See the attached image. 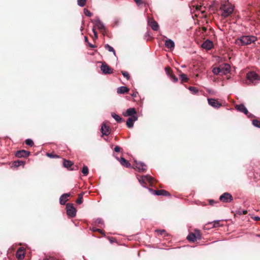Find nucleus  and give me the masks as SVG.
Wrapping results in <instances>:
<instances>
[{
	"label": "nucleus",
	"instance_id": "obj_1",
	"mask_svg": "<svg viewBox=\"0 0 260 260\" xmlns=\"http://www.w3.org/2000/svg\"><path fill=\"white\" fill-rule=\"evenodd\" d=\"M257 40L256 37L253 36H243L235 41L236 44L239 46L247 45L255 42Z\"/></svg>",
	"mask_w": 260,
	"mask_h": 260
},
{
	"label": "nucleus",
	"instance_id": "obj_2",
	"mask_svg": "<svg viewBox=\"0 0 260 260\" xmlns=\"http://www.w3.org/2000/svg\"><path fill=\"white\" fill-rule=\"evenodd\" d=\"M220 9L223 11L221 16L226 18L233 13L234 7L229 3L224 4L221 5Z\"/></svg>",
	"mask_w": 260,
	"mask_h": 260
},
{
	"label": "nucleus",
	"instance_id": "obj_3",
	"mask_svg": "<svg viewBox=\"0 0 260 260\" xmlns=\"http://www.w3.org/2000/svg\"><path fill=\"white\" fill-rule=\"evenodd\" d=\"M67 213L71 217H74L76 216V210L72 204H67L66 205Z\"/></svg>",
	"mask_w": 260,
	"mask_h": 260
},
{
	"label": "nucleus",
	"instance_id": "obj_4",
	"mask_svg": "<svg viewBox=\"0 0 260 260\" xmlns=\"http://www.w3.org/2000/svg\"><path fill=\"white\" fill-rule=\"evenodd\" d=\"M139 181L141 184H146L148 182L151 185L153 183V178L148 175L141 176L139 178Z\"/></svg>",
	"mask_w": 260,
	"mask_h": 260
},
{
	"label": "nucleus",
	"instance_id": "obj_5",
	"mask_svg": "<svg viewBox=\"0 0 260 260\" xmlns=\"http://www.w3.org/2000/svg\"><path fill=\"white\" fill-rule=\"evenodd\" d=\"M133 168L135 170H138L140 172H144L146 171V166L143 163L138 162L137 161H135Z\"/></svg>",
	"mask_w": 260,
	"mask_h": 260
},
{
	"label": "nucleus",
	"instance_id": "obj_6",
	"mask_svg": "<svg viewBox=\"0 0 260 260\" xmlns=\"http://www.w3.org/2000/svg\"><path fill=\"white\" fill-rule=\"evenodd\" d=\"M246 77L247 80H248L251 83H254V82L256 80H258L259 79L258 75L254 72H249L247 74Z\"/></svg>",
	"mask_w": 260,
	"mask_h": 260
},
{
	"label": "nucleus",
	"instance_id": "obj_7",
	"mask_svg": "<svg viewBox=\"0 0 260 260\" xmlns=\"http://www.w3.org/2000/svg\"><path fill=\"white\" fill-rule=\"evenodd\" d=\"M63 166L70 170H77L78 167L74 165V163L68 160L63 159Z\"/></svg>",
	"mask_w": 260,
	"mask_h": 260
},
{
	"label": "nucleus",
	"instance_id": "obj_8",
	"mask_svg": "<svg viewBox=\"0 0 260 260\" xmlns=\"http://www.w3.org/2000/svg\"><path fill=\"white\" fill-rule=\"evenodd\" d=\"M148 189L150 190V193L153 194L154 195H170V193L164 189H156L154 190L151 188H148Z\"/></svg>",
	"mask_w": 260,
	"mask_h": 260
},
{
	"label": "nucleus",
	"instance_id": "obj_9",
	"mask_svg": "<svg viewBox=\"0 0 260 260\" xmlns=\"http://www.w3.org/2000/svg\"><path fill=\"white\" fill-rule=\"evenodd\" d=\"M123 115L125 117L129 116H138L137 112L135 108H132L126 110V112L123 113Z\"/></svg>",
	"mask_w": 260,
	"mask_h": 260
},
{
	"label": "nucleus",
	"instance_id": "obj_10",
	"mask_svg": "<svg viewBox=\"0 0 260 260\" xmlns=\"http://www.w3.org/2000/svg\"><path fill=\"white\" fill-rule=\"evenodd\" d=\"M165 71L166 74L169 76L170 78L172 80L173 82H176L178 81V78L173 73V71L170 67H166L165 68Z\"/></svg>",
	"mask_w": 260,
	"mask_h": 260
},
{
	"label": "nucleus",
	"instance_id": "obj_11",
	"mask_svg": "<svg viewBox=\"0 0 260 260\" xmlns=\"http://www.w3.org/2000/svg\"><path fill=\"white\" fill-rule=\"evenodd\" d=\"M221 73L222 74L226 75L229 73L231 71V66L228 63H224L220 66Z\"/></svg>",
	"mask_w": 260,
	"mask_h": 260
},
{
	"label": "nucleus",
	"instance_id": "obj_12",
	"mask_svg": "<svg viewBox=\"0 0 260 260\" xmlns=\"http://www.w3.org/2000/svg\"><path fill=\"white\" fill-rule=\"evenodd\" d=\"M103 135L108 136L111 133V129L109 125L103 123L101 129Z\"/></svg>",
	"mask_w": 260,
	"mask_h": 260
},
{
	"label": "nucleus",
	"instance_id": "obj_13",
	"mask_svg": "<svg viewBox=\"0 0 260 260\" xmlns=\"http://www.w3.org/2000/svg\"><path fill=\"white\" fill-rule=\"evenodd\" d=\"M101 69L105 74H111L113 71V69L106 63H103Z\"/></svg>",
	"mask_w": 260,
	"mask_h": 260
},
{
	"label": "nucleus",
	"instance_id": "obj_14",
	"mask_svg": "<svg viewBox=\"0 0 260 260\" xmlns=\"http://www.w3.org/2000/svg\"><path fill=\"white\" fill-rule=\"evenodd\" d=\"M209 104L214 108H219L221 106V104L219 103L217 100L214 99H208Z\"/></svg>",
	"mask_w": 260,
	"mask_h": 260
},
{
	"label": "nucleus",
	"instance_id": "obj_15",
	"mask_svg": "<svg viewBox=\"0 0 260 260\" xmlns=\"http://www.w3.org/2000/svg\"><path fill=\"white\" fill-rule=\"evenodd\" d=\"M30 152L25 150H21L16 152L15 155L17 157H26L29 156Z\"/></svg>",
	"mask_w": 260,
	"mask_h": 260
},
{
	"label": "nucleus",
	"instance_id": "obj_16",
	"mask_svg": "<svg viewBox=\"0 0 260 260\" xmlns=\"http://www.w3.org/2000/svg\"><path fill=\"white\" fill-rule=\"evenodd\" d=\"M25 253H24V249L20 247L18 248V249L17 250L16 253V256L19 260H21L23 259L24 257Z\"/></svg>",
	"mask_w": 260,
	"mask_h": 260
},
{
	"label": "nucleus",
	"instance_id": "obj_17",
	"mask_svg": "<svg viewBox=\"0 0 260 260\" xmlns=\"http://www.w3.org/2000/svg\"><path fill=\"white\" fill-rule=\"evenodd\" d=\"M148 24L153 30L156 31L158 30L159 27L158 24L153 19H149Z\"/></svg>",
	"mask_w": 260,
	"mask_h": 260
},
{
	"label": "nucleus",
	"instance_id": "obj_18",
	"mask_svg": "<svg viewBox=\"0 0 260 260\" xmlns=\"http://www.w3.org/2000/svg\"><path fill=\"white\" fill-rule=\"evenodd\" d=\"M138 120V116H133L129 117L126 121V125L129 128H132L134 126V122Z\"/></svg>",
	"mask_w": 260,
	"mask_h": 260
},
{
	"label": "nucleus",
	"instance_id": "obj_19",
	"mask_svg": "<svg viewBox=\"0 0 260 260\" xmlns=\"http://www.w3.org/2000/svg\"><path fill=\"white\" fill-rule=\"evenodd\" d=\"M202 46L204 49L210 50L213 47V44L210 40H207L202 44Z\"/></svg>",
	"mask_w": 260,
	"mask_h": 260
},
{
	"label": "nucleus",
	"instance_id": "obj_20",
	"mask_svg": "<svg viewBox=\"0 0 260 260\" xmlns=\"http://www.w3.org/2000/svg\"><path fill=\"white\" fill-rule=\"evenodd\" d=\"M117 159L119 161L120 164L126 168H131V164L128 162V160L125 159L123 157H121L120 159L117 158Z\"/></svg>",
	"mask_w": 260,
	"mask_h": 260
},
{
	"label": "nucleus",
	"instance_id": "obj_21",
	"mask_svg": "<svg viewBox=\"0 0 260 260\" xmlns=\"http://www.w3.org/2000/svg\"><path fill=\"white\" fill-rule=\"evenodd\" d=\"M236 109L241 112L244 113L245 114L248 115L249 112L245 106L243 104H240L239 105H237L236 106Z\"/></svg>",
	"mask_w": 260,
	"mask_h": 260
},
{
	"label": "nucleus",
	"instance_id": "obj_22",
	"mask_svg": "<svg viewBox=\"0 0 260 260\" xmlns=\"http://www.w3.org/2000/svg\"><path fill=\"white\" fill-rule=\"evenodd\" d=\"M219 200L224 203H230L233 200V196H220Z\"/></svg>",
	"mask_w": 260,
	"mask_h": 260
},
{
	"label": "nucleus",
	"instance_id": "obj_23",
	"mask_svg": "<svg viewBox=\"0 0 260 260\" xmlns=\"http://www.w3.org/2000/svg\"><path fill=\"white\" fill-rule=\"evenodd\" d=\"M165 46L167 48L173 50L175 47V44L172 40H167L165 42Z\"/></svg>",
	"mask_w": 260,
	"mask_h": 260
},
{
	"label": "nucleus",
	"instance_id": "obj_24",
	"mask_svg": "<svg viewBox=\"0 0 260 260\" xmlns=\"http://www.w3.org/2000/svg\"><path fill=\"white\" fill-rule=\"evenodd\" d=\"M95 24L96 26L100 30H105V26L102 22H101L99 19H98L95 21Z\"/></svg>",
	"mask_w": 260,
	"mask_h": 260
},
{
	"label": "nucleus",
	"instance_id": "obj_25",
	"mask_svg": "<svg viewBox=\"0 0 260 260\" xmlns=\"http://www.w3.org/2000/svg\"><path fill=\"white\" fill-rule=\"evenodd\" d=\"M129 91V89L125 86H121L117 88V93L123 94L127 93Z\"/></svg>",
	"mask_w": 260,
	"mask_h": 260
},
{
	"label": "nucleus",
	"instance_id": "obj_26",
	"mask_svg": "<svg viewBox=\"0 0 260 260\" xmlns=\"http://www.w3.org/2000/svg\"><path fill=\"white\" fill-rule=\"evenodd\" d=\"M25 161L22 160H16L13 162L12 167L17 168L20 166H22L23 167L25 165Z\"/></svg>",
	"mask_w": 260,
	"mask_h": 260
},
{
	"label": "nucleus",
	"instance_id": "obj_27",
	"mask_svg": "<svg viewBox=\"0 0 260 260\" xmlns=\"http://www.w3.org/2000/svg\"><path fill=\"white\" fill-rule=\"evenodd\" d=\"M196 237L195 236L194 233H191L187 237V239L189 241L194 242L197 241V239H196Z\"/></svg>",
	"mask_w": 260,
	"mask_h": 260
},
{
	"label": "nucleus",
	"instance_id": "obj_28",
	"mask_svg": "<svg viewBox=\"0 0 260 260\" xmlns=\"http://www.w3.org/2000/svg\"><path fill=\"white\" fill-rule=\"evenodd\" d=\"M112 117L115 119V120L118 122H121L122 121H123L124 120L121 118L119 115H117L115 113H111Z\"/></svg>",
	"mask_w": 260,
	"mask_h": 260
},
{
	"label": "nucleus",
	"instance_id": "obj_29",
	"mask_svg": "<svg viewBox=\"0 0 260 260\" xmlns=\"http://www.w3.org/2000/svg\"><path fill=\"white\" fill-rule=\"evenodd\" d=\"M70 196H61L60 198V203L61 205L66 204V202L68 200V197Z\"/></svg>",
	"mask_w": 260,
	"mask_h": 260
},
{
	"label": "nucleus",
	"instance_id": "obj_30",
	"mask_svg": "<svg viewBox=\"0 0 260 260\" xmlns=\"http://www.w3.org/2000/svg\"><path fill=\"white\" fill-rule=\"evenodd\" d=\"M180 77L182 82H187L189 80L187 76L184 74H181Z\"/></svg>",
	"mask_w": 260,
	"mask_h": 260
},
{
	"label": "nucleus",
	"instance_id": "obj_31",
	"mask_svg": "<svg viewBox=\"0 0 260 260\" xmlns=\"http://www.w3.org/2000/svg\"><path fill=\"white\" fill-rule=\"evenodd\" d=\"M105 49H107L109 51L113 52V54L115 55H116V52L115 51V50L113 49V48L112 47L110 46L109 45H108V44L105 45Z\"/></svg>",
	"mask_w": 260,
	"mask_h": 260
},
{
	"label": "nucleus",
	"instance_id": "obj_32",
	"mask_svg": "<svg viewBox=\"0 0 260 260\" xmlns=\"http://www.w3.org/2000/svg\"><path fill=\"white\" fill-rule=\"evenodd\" d=\"M212 72L215 75H218L220 73H221V70L220 66L219 67H215L213 69Z\"/></svg>",
	"mask_w": 260,
	"mask_h": 260
},
{
	"label": "nucleus",
	"instance_id": "obj_33",
	"mask_svg": "<svg viewBox=\"0 0 260 260\" xmlns=\"http://www.w3.org/2000/svg\"><path fill=\"white\" fill-rule=\"evenodd\" d=\"M155 232L158 233V235H160L164 236V237L167 234L166 231L165 230H156Z\"/></svg>",
	"mask_w": 260,
	"mask_h": 260
},
{
	"label": "nucleus",
	"instance_id": "obj_34",
	"mask_svg": "<svg viewBox=\"0 0 260 260\" xmlns=\"http://www.w3.org/2000/svg\"><path fill=\"white\" fill-rule=\"evenodd\" d=\"M82 173L84 176H87L88 174V169L86 166H84L82 170Z\"/></svg>",
	"mask_w": 260,
	"mask_h": 260
},
{
	"label": "nucleus",
	"instance_id": "obj_35",
	"mask_svg": "<svg viewBox=\"0 0 260 260\" xmlns=\"http://www.w3.org/2000/svg\"><path fill=\"white\" fill-rule=\"evenodd\" d=\"M194 233L195 236L196 237V238L197 239V241L198 240H201V239L202 236H201V234H200L199 231L196 230L195 232Z\"/></svg>",
	"mask_w": 260,
	"mask_h": 260
},
{
	"label": "nucleus",
	"instance_id": "obj_36",
	"mask_svg": "<svg viewBox=\"0 0 260 260\" xmlns=\"http://www.w3.org/2000/svg\"><path fill=\"white\" fill-rule=\"evenodd\" d=\"M78 5L80 7H84L85 5L86 0H77Z\"/></svg>",
	"mask_w": 260,
	"mask_h": 260
},
{
	"label": "nucleus",
	"instance_id": "obj_37",
	"mask_svg": "<svg viewBox=\"0 0 260 260\" xmlns=\"http://www.w3.org/2000/svg\"><path fill=\"white\" fill-rule=\"evenodd\" d=\"M252 123L255 126L260 128V121H258V120H253Z\"/></svg>",
	"mask_w": 260,
	"mask_h": 260
},
{
	"label": "nucleus",
	"instance_id": "obj_38",
	"mask_svg": "<svg viewBox=\"0 0 260 260\" xmlns=\"http://www.w3.org/2000/svg\"><path fill=\"white\" fill-rule=\"evenodd\" d=\"M236 213L237 214L239 215H242V214L245 215L247 213V210L241 211L240 209H239L237 211H236Z\"/></svg>",
	"mask_w": 260,
	"mask_h": 260
},
{
	"label": "nucleus",
	"instance_id": "obj_39",
	"mask_svg": "<svg viewBox=\"0 0 260 260\" xmlns=\"http://www.w3.org/2000/svg\"><path fill=\"white\" fill-rule=\"evenodd\" d=\"M189 89L191 92H192V93L194 94L197 93L198 92V89L196 87L193 86H190L189 87Z\"/></svg>",
	"mask_w": 260,
	"mask_h": 260
},
{
	"label": "nucleus",
	"instance_id": "obj_40",
	"mask_svg": "<svg viewBox=\"0 0 260 260\" xmlns=\"http://www.w3.org/2000/svg\"><path fill=\"white\" fill-rule=\"evenodd\" d=\"M25 144L30 146H32L34 144L32 140H31V139H26L25 140Z\"/></svg>",
	"mask_w": 260,
	"mask_h": 260
},
{
	"label": "nucleus",
	"instance_id": "obj_41",
	"mask_svg": "<svg viewBox=\"0 0 260 260\" xmlns=\"http://www.w3.org/2000/svg\"><path fill=\"white\" fill-rule=\"evenodd\" d=\"M84 12L85 15L88 17H91L92 15V13H91L90 11L87 9H85L84 10Z\"/></svg>",
	"mask_w": 260,
	"mask_h": 260
},
{
	"label": "nucleus",
	"instance_id": "obj_42",
	"mask_svg": "<svg viewBox=\"0 0 260 260\" xmlns=\"http://www.w3.org/2000/svg\"><path fill=\"white\" fill-rule=\"evenodd\" d=\"M122 74L123 76L126 78L127 80H128L130 78V76L128 73L126 71H121Z\"/></svg>",
	"mask_w": 260,
	"mask_h": 260
},
{
	"label": "nucleus",
	"instance_id": "obj_43",
	"mask_svg": "<svg viewBox=\"0 0 260 260\" xmlns=\"http://www.w3.org/2000/svg\"><path fill=\"white\" fill-rule=\"evenodd\" d=\"M46 155L47 156L51 158H56L58 157L57 155L54 154L53 153H47Z\"/></svg>",
	"mask_w": 260,
	"mask_h": 260
},
{
	"label": "nucleus",
	"instance_id": "obj_44",
	"mask_svg": "<svg viewBox=\"0 0 260 260\" xmlns=\"http://www.w3.org/2000/svg\"><path fill=\"white\" fill-rule=\"evenodd\" d=\"M83 202V197L82 196H79V198L76 200V203L78 204H80Z\"/></svg>",
	"mask_w": 260,
	"mask_h": 260
},
{
	"label": "nucleus",
	"instance_id": "obj_45",
	"mask_svg": "<svg viewBox=\"0 0 260 260\" xmlns=\"http://www.w3.org/2000/svg\"><path fill=\"white\" fill-rule=\"evenodd\" d=\"M210 224H213V228H216L219 226V223L218 221H215L213 222V223H210Z\"/></svg>",
	"mask_w": 260,
	"mask_h": 260
},
{
	"label": "nucleus",
	"instance_id": "obj_46",
	"mask_svg": "<svg viewBox=\"0 0 260 260\" xmlns=\"http://www.w3.org/2000/svg\"><path fill=\"white\" fill-rule=\"evenodd\" d=\"M93 232H98L100 233L101 234H104V232L103 230H100L99 229L93 228Z\"/></svg>",
	"mask_w": 260,
	"mask_h": 260
},
{
	"label": "nucleus",
	"instance_id": "obj_47",
	"mask_svg": "<svg viewBox=\"0 0 260 260\" xmlns=\"http://www.w3.org/2000/svg\"><path fill=\"white\" fill-rule=\"evenodd\" d=\"M218 203V201H215L214 200H209V203L210 205L213 206L214 204Z\"/></svg>",
	"mask_w": 260,
	"mask_h": 260
},
{
	"label": "nucleus",
	"instance_id": "obj_48",
	"mask_svg": "<svg viewBox=\"0 0 260 260\" xmlns=\"http://www.w3.org/2000/svg\"><path fill=\"white\" fill-rule=\"evenodd\" d=\"M122 150V148L118 146H116L114 148V151L116 152H120L121 150Z\"/></svg>",
	"mask_w": 260,
	"mask_h": 260
},
{
	"label": "nucleus",
	"instance_id": "obj_49",
	"mask_svg": "<svg viewBox=\"0 0 260 260\" xmlns=\"http://www.w3.org/2000/svg\"><path fill=\"white\" fill-rule=\"evenodd\" d=\"M43 260H57L52 256H46Z\"/></svg>",
	"mask_w": 260,
	"mask_h": 260
},
{
	"label": "nucleus",
	"instance_id": "obj_50",
	"mask_svg": "<svg viewBox=\"0 0 260 260\" xmlns=\"http://www.w3.org/2000/svg\"><path fill=\"white\" fill-rule=\"evenodd\" d=\"M138 5H140L143 4V2L142 0H134Z\"/></svg>",
	"mask_w": 260,
	"mask_h": 260
},
{
	"label": "nucleus",
	"instance_id": "obj_51",
	"mask_svg": "<svg viewBox=\"0 0 260 260\" xmlns=\"http://www.w3.org/2000/svg\"><path fill=\"white\" fill-rule=\"evenodd\" d=\"M96 223L98 224H103V220L101 218H98L96 220Z\"/></svg>",
	"mask_w": 260,
	"mask_h": 260
},
{
	"label": "nucleus",
	"instance_id": "obj_52",
	"mask_svg": "<svg viewBox=\"0 0 260 260\" xmlns=\"http://www.w3.org/2000/svg\"><path fill=\"white\" fill-rule=\"evenodd\" d=\"M92 31H93V32L94 34V36L95 39H97L98 37V33L95 31V29L94 28L92 29Z\"/></svg>",
	"mask_w": 260,
	"mask_h": 260
},
{
	"label": "nucleus",
	"instance_id": "obj_53",
	"mask_svg": "<svg viewBox=\"0 0 260 260\" xmlns=\"http://www.w3.org/2000/svg\"><path fill=\"white\" fill-rule=\"evenodd\" d=\"M196 9L198 11H201V9H202V5H197L196 6Z\"/></svg>",
	"mask_w": 260,
	"mask_h": 260
},
{
	"label": "nucleus",
	"instance_id": "obj_54",
	"mask_svg": "<svg viewBox=\"0 0 260 260\" xmlns=\"http://www.w3.org/2000/svg\"><path fill=\"white\" fill-rule=\"evenodd\" d=\"M88 46H89L90 48H95V47H96V46H95V45H92V44H90V43H89V42H88Z\"/></svg>",
	"mask_w": 260,
	"mask_h": 260
},
{
	"label": "nucleus",
	"instance_id": "obj_55",
	"mask_svg": "<svg viewBox=\"0 0 260 260\" xmlns=\"http://www.w3.org/2000/svg\"><path fill=\"white\" fill-rule=\"evenodd\" d=\"M254 219L255 221H259L260 220V217H259L258 216H255V217H254Z\"/></svg>",
	"mask_w": 260,
	"mask_h": 260
},
{
	"label": "nucleus",
	"instance_id": "obj_56",
	"mask_svg": "<svg viewBox=\"0 0 260 260\" xmlns=\"http://www.w3.org/2000/svg\"><path fill=\"white\" fill-rule=\"evenodd\" d=\"M138 93L137 92H134V93H133L132 94V95L133 96H134V97H136L137 96V95Z\"/></svg>",
	"mask_w": 260,
	"mask_h": 260
},
{
	"label": "nucleus",
	"instance_id": "obj_57",
	"mask_svg": "<svg viewBox=\"0 0 260 260\" xmlns=\"http://www.w3.org/2000/svg\"><path fill=\"white\" fill-rule=\"evenodd\" d=\"M84 40H85V41L88 43V38L87 37H86V36L84 37Z\"/></svg>",
	"mask_w": 260,
	"mask_h": 260
},
{
	"label": "nucleus",
	"instance_id": "obj_58",
	"mask_svg": "<svg viewBox=\"0 0 260 260\" xmlns=\"http://www.w3.org/2000/svg\"><path fill=\"white\" fill-rule=\"evenodd\" d=\"M222 195H231V194L228 192H224Z\"/></svg>",
	"mask_w": 260,
	"mask_h": 260
},
{
	"label": "nucleus",
	"instance_id": "obj_59",
	"mask_svg": "<svg viewBox=\"0 0 260 260\" xmlns=\"http://www.w3.org/2000/svg\"><path fill=\"white\" fill-rule=\"evenodd\" d=\"M201 12L202 14H204L206 12L205 10H202V9H201Z\"/></svg>",
	"mask_w": 260,
	"mask_h": 260
},
{
	"label": "nucleus",
	"instance_id": "obj_60",
	"mask_svg": "<svg viewBox=\"0 0 260 260\" xmlns=\"http://www.w3.org/2000/svg\"><path fill=\"white\" fill-rule=\"evenodd\" d=\"M203 30L205 31H206L207 28L206 27H203Z\"/></svg>",
	"mask_w": 260,
	"mask_h": 260
},
{
	"label": "nucleus",
	"instance_id": "obj_61",
	"mask_svg": "<svg viewBox=\"0 0 260 260\" xmlns=\"http://www.w3.org/2000/svg\"><path fill=\"white\" fill-rule=\"evenodd\" d=\"M77 195H80V196L83 195V192H81L80 193H78Z\"/></svg>",
	"mask_w": 260,
	"mask_h": 260
},
{
	"label": "nucleus",
	"instance_id": "obj_62",
	"mask_svg": "<svg viewBox=\"0 0 260 260\" xmlns=\"http://www.w3.org/2000/svg\"><path fill=\"white\" fill-rule=\"evenodd\" d=\"M62 195H65V196H67V195H70V194H69V193H65L62 194Z\"/></svg>",
	"mask_w": 260,
	"mask_h": 260
}]
</instances>
